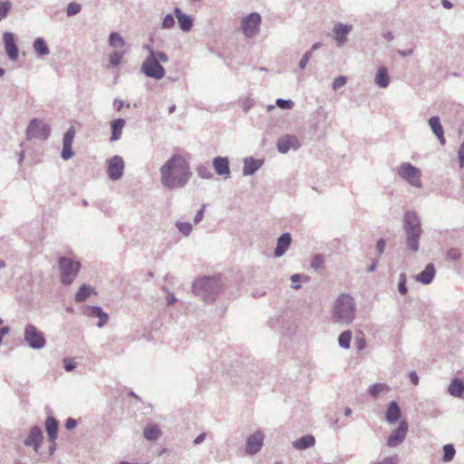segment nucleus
Listing matches in <instances>:
<instances>
[{"instance_id":"774afa93","label":"nucleus","mask_w":464,"mask_h":464,"mask_svg":"<svg viewBox=\"0 0 464 464\" xmlns=\"http://www.w3.org/2000/svg\"><path fill=\"white\" fill-rule=\"evenodd\" d=\"M206 439V434L205 433H201L199 434L193 441V443L195 445H198L200 443H202Z\"/></svg>"},{"instance_id":"bf43d9fd","label":"nucleus","mask_w":464,"mask_h":464,"mask_svg":"<svg viewBox=\"0 0 464 464\" xmlns=\"http://www.w3.org/2000/svg\"><path fill=\"white\" fill-rule=\"evenodd\" d=\"M205 208H206V205H202L200 209L198 210V212L194 218L195 224H198L203 219Z\"/></svg>"},{"instance_id":"3c124183","label":"nucleus","mask_w":464,"mask_h":464,"mask_svg":"<svg viewBox=\"0 0 464 464\" xmlns=\"http://www.w3.org/2000/svg\"><path fill=\"white\" fill-rule=\"evenodd\" d=\"M73 155V151L72 150V146L63 145V150L61 153V157L64 160H68Z\"/></svg>"},{"instance_id":"6e6552de","label":"nucleus","mask_w":464,"mask_h":464,"mask_svg":"<svg viewBox=\"0 0 464 464\" xmlns=\"http://www.w3.org/2000/svg\"><path fill=\"white\" fill-rule=\"evenodd\" d=\"M24 337L26 343L34 350L43 349L46 344L44 334L34 324H29L25 326Z\"/></svg>"},{"instance_id":"412c9836","label":"nucleus","mask_w":464,"mask_h":464,"mask_svg":"<svg viewBox=\"0 0 464 464\" xmlns=\"http://www.w3.org/2000/svg\"><path fill=\"white\" fill-rule=\"evenodd\" d=\"M429 126L433 132V134L437 137L439 142L441 145L446 144V140L444 138V130L440 122V119L439 116H432L428 121Z\"/></svg>"},{"instance_id":"4468645a","label":"nucleus","mask_w":464,"mask_h":464,"mask_svg":"<svg viewBox=\"0 0 464 464\" xmlns=\"http://www.w3.org/2000/svg\"><path fill=\"white\" fill-rule=\"evenodd\" d=\"M301 144L296 136L285 135L277 140V150L281 153H287L290 150H296L300 148Z\"/></svg>"},{"instance_id":"5fc2aeb1","label":"nucleus","mask_w":464,"mask_h":464,"mask_svg":"<svg viewBox=\"0 0 464 464\" xmlns=\"http://www.w3.org/2000/svg\"><path fill=\"white\" fill-rule=\"evenodd\" d=\"M312 57V51H307L304 55L303 57L301 58L300 62H299V67L300 69H304L307 65V63L309 62V60L311 59Z\"/></svg>"},{"instance_id":"f3484780","label":"nucleus","mask_w":464,"mask_h":464,"mask_svg":"<svg viewBox=\"0 0 464 464\" xmlns=\"http://www.w3.org/2000/svg\"><path fill=\"white\" fill-rule=\"evenodd\" d=\"M352 31V25L337 23L333 29L334 38L338 46H343L347 42V35Z\"/></svg>"},{"instance_id":"f257e3e1","label":"nucleus","mask_w":464,"mask_h":464,"mask_svg":"<svg viewBox=\"0 0 464 464\" xmlns=\"http://www.w3.org/2000/svg\"><path fill=\"white\" fill-rule=\"evenodd\" d=\"M160 183L169 189L185 187L192 173L187 160L180 155L171 156L160 169Z\"/></svg>"},{"instance_id":"6e6d98bb","label":"nucleus","mask_w":464,"mask_h":464,"mask_svg":"<svg viewBox=\"0 0 464 464\" xmlns=\"http://www.w3.org/2000/svg\"><path fill=\"white\" fill-rule=\"evenodd\" d=\"M385 246H386V242L383 238H380L377 243H376V250L378 252V256H381L384 250H385Z\"/></svg>"},{"instance_id":"7c9ffc66","label":"nucleus","mask_w":464,"mask_h":464,"mask_svg":"<svg viewBox=\"0 0 464 464\" xmlns=\"http://www.w3.org/2000/svg\"><path fill=\"white\" fill-rule=\"evenodd\" d=\"M315 444V439L312 435H305L293 442V447L296 450H306Z\"/></svg>"},{"instance_id":"2f4dec72","label":"nucleus","mask_w":464,"mask_h":464,"mask_svg":"<svg viewBox=\"0 0 464 464\" xmlns=\"http://www.w3.org/2000/svg\"><path fill=\"white\" fill-rule=\"evenodd\" d=\"M162 432L155 424L147 425L143 430V436L146 440L154 441L160 438Z\"/></svg>"},{"instance_id":"473e14b6","label":"nucleus","mask_w":464,"mask_h":464,"mask_svg":"<svg viewBox=\"0 0 464 464\" xmlns=\"http://www.w3.org/2000/svg\"><path fill=\"white\" fill-rule=\"evenodd\" d=\"M108 42H109V45L111 48L119 49L120 51L124 50L125 41L119 33H117V32L111 33L109 34Z\"/></svg>"},{"instance_id":"9b49d317","label":"nucleus","mask_w":464,"mask_h":464,"mask_svg":"<svg viewBox=\"0 0 464 464\" xmlns=\"http://www.w3.org/2000/svg\"><path fill=\"white\" fill-rule=\"evenodd\" d=\"M408 422L405 420L400 421L399 426L394 429L387 439V446L396 448L405 440L408 431Z\"/></svg>"},{"instance_id":"864d4df0","label":"nucleus","mask_w":464,"mask_h":464,"mask_svg":"<svg viewBox=\"0 0 464 464\" xmlns=\"http://www.w3.org/2000/svg\"><path fill=\"white\" fill-rule=\"evenodd\" d=\"M254 104L255 101L250 97H246L242 101V109L244 111H248L251 108H253Z\"/></svg>"},{"instance_id":"f8f14e48","label":"nucleus","mask_w":464,"mask_h":464,"mask_svg":"<svg viewBox=\"0 0 464 464\" xmlns=\"http://www.w3.org/2000/svg\"><path fill=\"white\" fill-rule=\"evenodd\" d=\"M265 434L261 430H256L249 435L246 440L245 452L247 455L258 453L264 445Z\"/></svg>"},{"instance_id":"c9c22d12","label":"nucleus","mask_w":464,"mask_h":464,"mask_svg":"<svg viewBox=\"0 0 464 464\" xmlns=\"http://www.w3.org/2000/svg\"><path fill=\"white\" fill-rule=\"evenodd\" d=\"M93 292V289L87 285H82L75 295V301L82 303Z\"/></svg>"},{"instance_id":"8fccbe9b","label":"nucleus","mask_w":464,"mask_h":464,"mask_svg":"<svg viewBox=\"0 0 464 464\" xmlns=\"http://www.w3.org/2000/svg\"><path fill=\"white\" fill-rule=\"evenodd\" d=\"M347 82V78L345 76H338L334 79L332 87L334 91L343 87Z\"/></svg>"},{"instance_id":"c756f323","label":"nucleus","mask_w":464,"mask_h":464,"mask_svg":"<svg viewBox=\"0 0 464 464\" xmlns=\"http://www.w3.org/2000/svg\"><path fill=\"white\" fill-rule=\"evenodd\" d=\"M125 126V121L121 118L111 121V141L119 140L121 137L122 130Z\"/></svg>"},{"instance_id":"79ce46f5","label":"nucleus","mask_w":464,"mask_h":464,"mask_svg":"<svg viewBox=\"0 0 464 464\" xmlns=\"http://www.w3.org/2000/svg\"><path fill=\"white\" fill-rule=\"evenodd\" d=\"M12 9V3L9 0L0 2V21L7 17Z\"/></svg>"},{"instance_id":"dca6fc26","label":"nucleus","mask_w":464,"mask_h":464,"mask_svg":"<svg viewBox=\"0 0 464 464\" xmlns=\"http://www.w3.org/2000/svg\"><path fill=\"white\" fill-rule=\"evenodd\" d=\"M403 229L404 231H422L420 219L415 211L408 210L405 212Z\"/></svg>"},{"instance_id":"6ab92c4d","label":"nucleus","mask_w":464,"mask_h":464,"mask_svg":"<svg viewBox=\"0 0 464 464\" xmlns=\"http://www.w3.org/2000/svg\"><path fill=\"white\" fill-rule=\"evenodd\" d=\"M84 314L89 317H98L99 322L97 324V326L99 328L103 327L109 319L108 314L102 311V309L100 306L93 305V306H87L84 310Z\"/></svg>"},{"instance_id":"49530a36","label":"nucleus","mask_w":464,"mask_h":464,"mask_svg":"<svg viewBox=\"0 0 464 464\" xmlns=\"http://www.w3.org/2000/svg\"><path fill=\"white\" fill-rule=\"evenodd\" d=\"M407 276L404 273L400 274L399 276V283H398V291L401 295H406L408 292V288L406 286Z\"/></svg>"},{"instance_id":"a18cd8bd","label":"nucleus","mask_w":464,"mask_h":464,"mask_svg":"<svg viewBox=\"0 0 464 464\" xmlns=\"http://www.w3.org/2000/svg\"><path fill=\"white\" fill-rule=\"evenodd\" d=\"M461 256L462 253L460 249L457 247L450 248L446 253L447 258L451 261H459L461 258Z\"/></svg>"},{"instance_id":"7ed1b4c3","label":"nucleus","mask_w":464,"mask_h":464,"mask_svg":"<svg viewBox=\"0 0 464 464\" xmlns=\"http://www.w3.org/2000/svg\"><path fill=\"white\" fill-rule=\"evenodd\" d=\"M193 293L205 303H213L221 290V284L218 277L208 276L196 280L193 284Z\"/></svg>"},{"instance_id":"72a5a7b5","label":"nucleus","mask_w":464,"mask_h":464,"mask_svg":"<svg viewBox=\"0 0 464 464\" xmlns=\"http://www.w3.org/2000/svg\"><path fill=\"white\" fill-rule=\"evenodd\" d=\"M34 52L40 56H45L50 53V49L47 46L44 38L38 37L33 43Z\"/></svg>"},{"instance_id":"5701e85b","label":"nucleus","mask_w":464,"mask_h":464,"mask_svg":"<svg viewBox=\"0 0 464 464\" xmlns=\"http://www.w3.org/2000/svg\"><path fill=\"white\" fill-rule=\"evenodd\" d=\"M404 233L407 247L414 253L417 252L420 248V239L422 231H404Z\"/></svg>"},{"instance_id":"bb28decb","label":"nucleus","mask_w":464,"mask_h":464,"mask_svg":"<svg viewBox=\"0 0 464 464\" xmlns=\"http://www.w3.org/2000/svg\"><path fill=\"white\" fill-rule=\"evenodd\" d=\"M401 416V411L398 405V403L394 401H391L387 407L385 412V420L389 423H395L399 420Z\"/></svg>"},{"instance_id":"9d476101","label":"nucleus","mask_w":464,"mask_h":464,"mask_svg":"<svg viewBox=\"0 0 464 464\" xmlns=\"http://www.w3.org/2000/svg\"><path fill=\"white\" fill-rule=\"evenodd\" d=\"M125 162L122 157L115 155L107 161V173L111 180H119L124 171Z\"/></svg>"},{"instance_id":"603ef678","label":"nucleus","mask_w":464,"mask_h":464,"mask_svg":"<svg viewBox=\"0 0 464 464\" xmlns=\"http://www.w3.org/2000/svg\"><path fill=\"white\" fill-rule=\"evenodd\" d=\"M324 263V259L320 255H316L313 257L311 261V267L314 270H317L321 267Z\"/></svg>"},{"instance_id":"a878e982","label":"nucleus","mask_w":464,"mask_h":464,"mask_svg":"<svg viewBox=\"0 0 464 464\" xmlns=\"http://www.w3.org/2000/svg\"><path fill=\"white\" fill-rule=\"evenodd\" d=\"M263 165V161L252 157L244 160L243 175L251 176L255 174Z\"/></svg>"},{"instance_id":"4be33fe9","label":"nucleus","mask_w":464,"mask_h":464,"mask_svg":"<svg viewBox=\"0 0 464 464\" xmlns=\"http://www.w3.org/2000/svg\"><path fill=\"white\" fill-rule=\"evenodd\" d=\"M174 15L176 16L179 28L183 32H188L193 26V19L190 15L184 14L179 7L174 8Z\"/></svg>"},{"instance_id":"b1692460","label":"nucleus","mask_w":464,"mask_h":464,"mask_svg":"<svg viewBox=\"0 0 464 464\" xmlns=\"http://www.w3.org/2000/svg\"><path fill=\"white\" fill-rule=\"evenodd\" d=\"M447 391L454 398H462L464 395V381L460 378H453Z\"/></svg>"},{"instance_id":"a19ab883","label":"nucleus","mask_w":464,"mask_h":464,"mask_svg":"<svg viewBox=\"0 0 464 464\" xmlns=\"http://www.w3.org/2000/svg\"><path fill=\"white\" fill-rule=\"evenodd\" d=\"M196 170H197V174L201 179H209L213 177V174H212L209 167L207 165H199V166H198Z\"/></svg>"},{"instance_id":"58836bf2","label":"nucleus","mask_w":464,"mask_h":464,"mask_svg":"<svg viewBox=\"0 0 464 464\" xmlns=\"http://www.w3.org/2000/svg\"><path fill=\"white\" fill-rule=\"evenodd\" d=\"M455 453L456 450L452 444L444 445L442 460L446 463L451 461L455 456Z\"/></svg>"},{"instance_id":"37998d69","label":"nucleus","mask_w":464,"mask_h":464,"mask_svg":"<svg viewBox=\"0 0 464 464\" xmlns=\"http://www.w3.org/2000/svg\"><path fill=\"white\" fill-rule=\"evenodd\" d=\"M75 136L74 127H70L63 135V145L72 146Z\"/></svg>"},{"instance_id":"ddd939ff","label":"nucleus","mask_w":464,"mask_h":464,"mask_svg":"<svg viewBox=\"0 0 464 464\" xmlns=\"http://www.w3.org/2000/svg\"><path fill=\"white\" fill-rule=\"evenodd\" d=\"M3 42L9 60L15 62L19 56V49L15 44L14 34L11 32H5L3 34Z\"/></svg>"},{"instance_id":"423d86ee","label":"nucleus","mask_w":464,"mask_h":464,"mask_svg":"<svg viewBox=\"0 0 464 464\" xmlns=\"http://www.w3.org/2000/svg\"><path fill=\"white\" fill-rule=\"evenodd\" d=\"M50 133V126L44 123L42 120L36 118H34L29 121L25 130L26 139L28 140L33 139H40L45 140L49 138Z\"/></svg>"},{"instance_id":"680f3d73","label":"nucleus","mask_w":464,"mask_h":464,"mask_svg":"<svg viewBox=\"0 0 464 464\" xmlns=\"http://www.w3.org/2000/svg\"><path fill=\"white\" fill-rule=\"evenodd\" d=\"M64 369L66 372H71L76 368V363L71 359H64Z\"/></svg>"},{"instance_id":"aec40b11","label":"nucleus","mask_w":464,"mask_h":464,"mask_svg":"<svg viewBox=\"0 0 464 464\" xmlns=\"http://www.w3.org/2000/svg\"><path fill=\"white\" fill-rule=\"evenodd\" d=\"M213 168L217 174L224 176L225 179L229 177L230 168L227 157H215L213 159Z\"/></svg>"},{"instance_id":"a211bd4d","label":"nucleus","mask_w":464,"mask_h":464,"mask_svg":"<svg viewBox=\"0 0 464 464\" xmlns=\"http://www.w3.org/2000/svg\"><path fill=\"white\" fill-rule=\"evenodd\" d=\"M292 242L291 234L288 232L283 233L278 238L276 242V246L274 251V256L276 257L283 256L287 249L289 248Z\"/></svg>"},{"instance_id":"f03ea898","label":"nucleus","mask_w":464,"mask_h":464,"mask_svg":"<svg viewBox=\"0 0 464 464\" xmlns=\"http://www.w3.org/2000/svg\"><path fill=\"white\" fill-rule=\"evenodd\" d=\"M356 304L348 294L340 295L333 307V321L335 324L347 325L355 318Z\"/></svg>"},{"instance_id":"338daca9","label":"nucleus","mask_w":464,"mask_h":464,"mask_svg":"<svg viewBox=\"0 0 464 464\" xmlns=\"http://www.w3.org/2000/svg\"><path fill=\"white\" fill-rule=\"evenodd\" d=\"M409 377H410V380L411 381V382L414 385H418V383H419V377H418V375H417V373L415 372H411Z\"/></svg>"},{"instance_id":"f704fd0d","label":"nucleus","mask_w":464,"mask_h":464,"mask_svg":"<svg viewBox=\"0 0 464 464\" xmlns=\"http://www.w3.org/2000/svg\"><path fill=\"white\" fill-rule=\"evenodd\" d=\"M390 387L386 383H374L368 388V393L371 397L376 399L382 392H387Z\"/></svg>"},{"instance_id":"393cba45","label":"nucleus","mask_w":464,"mask_h":464,"mask_svg":"<svg viewBox=\"0 0 464 464\" xmlns=\"http://www.w3.org/2000/svg\"><path fill=\"white\" fill-rule=\"evenodd\" d=\"M435 266L433 264H428L425 268L415 276V280L422 283L423 285H429L432 282L435 276Z\"/></svg>"},{"instance_id":"052dcab7","label":"nucleus","mask_w":464,"mask_h":464,"mask_svg":"<svg viewBox=\"0 0 464 464\" xmlns=\"http://www.w3.org/2000/svg\"><path fill=\"white\" fill-rule=\"evenodd\" d=\"M355 346L359 351L363 350L366 347V340L364 337H357L355 340Z\"/></svg>"},{"instance_id":"c03bdc74","label":"nucleus","mask_w":464,"mask_h":464,"mask_svg":"<svg viewBox=\"0 0 464 464\" xmlns=\"http://www.w3.org/2000/svg\"><path fill=\"white\" fill-rule=\"evenodd\" d=\"M82 10V5L78 3H69L66 8V14L68 16H73L78 14Z\"/></svg>"},{"instance_id":"1a4fd4ad","label":"nucleus","mask_w":464,"mask_h":464,"mask_svg":"<svg viewBox=\"0 0 464 464\" xmlns=\"http://www.w3.org/2000/svg\"><path fill=\"white\" fill-rule=\"evenodd\" d=\"M261 24V15L257 13H251L241 21V28L244 34L248 37H254L259 33Z\"/></svg>"},{"instance_id":"c85d7f7f","label":"nucleus","mask_w":464,"mask_h":464,"mask_svg":"<svg viewBox=\"0 0 464 464\" xmlns=\"http://www.w3.org/2000/svg\"><path fill=\"white\" fill-rule=\"evenodd\" d=\"M45 430L48 439L51 442H54L57 439L58 421L53 416H48L45 420Z\"/></svg>"},{"instance_id":"cd10ccee","label":"nucleus","mask_w":464,"mask_h":464,"mask_svg":"<svg viewBox=\"0 0 464 464\" xmlns=\"http://www.w3.org/2000/svg\"><path fill=\"white\" fill-rule=\"evenodd\" d=\"M391 82V78L388 74V70L384 66H381L378 68L376 72V75L374 77V83L382 89H385L389 86Z\"/></svg>"},{"instance_id":"4c0bfd02","label":"nucleus","mask_w":464,"mask_h":464,"mask_svg":"<svg viewBox=\"0 0 464 464\" xmlns=\"http://www.w3.org/2000/svg\"><path fill=\"white\" fill-rule=\"evenodd\" d=\"M126 51H115L109 55V63L111 66H118L125 55Z\"/></svg>"},{"instance_id":"4d7b16f0","label":"nucleus","mask_w":464,"mask_h":464,"mask_svg":"<svg viewBox=\"0 0 464 464\" xmlns=\"http://www.w3.org/2000/svg\"><path fill=\"white\" fill-rule=\"evenodd\" d=\"M372 464H397L396 457H385Z\"/></svg>"},{"instance_id":"2eb2a0df","label":"nucleus","mask_w":464,"mask_h":464,"mask_svg":"<svg viewBox=\"0 0 464 464\" xmlns=\"http://www.w3.org/2000/svg\"><path fill=\"white\" fill-rule=\"evenodd\" d=\"M44 435L40 427L34 426L30 429L27 438L24 440V444L26 447H32L35 452L39 451Z\"/></svg>"},{"instance_id":"0eeeda50","label":"nucleus","mask_w":464,"mask_h":464,"mask_svg":"<svg viewBox=\"0 0 464 464\" xmlns=\"http://www.w3.org/2000/svg\"><path fill=\"white\" fill-rule=\"evenodd\" d=\"M398 175L410 185L415 188H421V171L409 162L401 163L398 168Z\"/></svg>"},{"instance_id":"e2e57ef3","label":"nucleus","mask_w":464,"mask_h":464,"mask_svg":"<svg viewBox=\"0 0 464 464\" xmlns=\"http://www.w3.org/2000/svg\"><path fill=\"white\" fill-rule=\"evenodd\" d=\"M77 425V421L76 420L72 419V418H68L65 421V428L67 430H72L73 428H75Z\"/></svg>"},{"instance_id":"20e7f679","label":"nucleus","mask_w":464,"mask_h":464,"mask_svg":"<svg viewBox=\"0 0 464 464\" xmlns=\"http://www.w3.org/2000/svg\"><path fill=\"white\" fill-rule=\"evenodd\" d=\"M168 62L169 57L164 52H151L143 61L140 72L147 77L161 80L165 76L166 71L160 63Z\"/></svg>"},{"instance_id":"09e8293b","label":"nucleus","mask_w":464,"mask_h":464,"mask_svg":"<svg viewBox=\"0 0 464 464\" xmlns=\"http://www.w3.org/2000/svg\"><path fill=\"white\" fill-rule=\"evenodd\" d=\"M276 104L280 108V109H283V110H288V109H291L294 105V102L291 101V100H285V99H281V98H278L276 101Z\"/></svg>"},{"instance_id":"e433bc0d","label":"nucleus","mask_w":464,"mask_h":464,"mask_svg":"<svg viewBox=\"0 0 464 464\" xmlns=\"http://www.w3.org/2000/svg\"><path fill=\"white\" fill-rule=\"evenodd\" d=\"M352 332L347 330L340 334L338 337V343L343 349H349L351 346Z\"/></svg>"},{"instance_id":"0e129e2a","label":"nucleus","mask_w":464,"mask_h":464,"mask_svg":"<svg viewBox=\"0 0 464 464\" xmlns=\"http://www.w3.org/2000/svg\"><path fill=\"white\" fill-rule=\"evenodd\" d=\"M167 304L169 306V305H172L173 304H175L177 302V299L174 295L173 293L171 292H168V295H167Z\"/></svg>"},{"instance_id":"de8ad7c7","label":"nucleus","mask_w":464,"mask_h":464,"mask_svg":"<svg viewBox=\"0 0 464 464\" xmlns=\"http://www.w3.org/2000/svg\"><path fill=\"white\" fill-rule=\"evenodd\" d=\"M175 25L174 16L170 14H168L164 16L161 23L162 29H170Z\"/></svg>"},{"instance_id":"39448f33","label":"nucleus","mask_w":464,"mask_h":464,"mask_svg":"<svg viewBox=\"0 0 464 464\" xmlns=\"http://www.w3.org/2000/svg\"><path fill=\"white\" fill-rule=\"evenodd\" d=\"M61 272V282L64 285H70L77 276L81 264L68 256H62L58 261Z\"/></svg>"},{"instance_id":"13d9d810","label":"nucleus","mask_w":464,"mask_h":464,"mask_svg":"<svg viewBox=\"0 0 464 464\" xmlns=\"http://www.w3.org/2000/svg\"><path fill=\"white\" fill-rule=\"evenodd\" d=\"M302 276L299 274L293 275L291 276V281L293 283L292 287L295 290L299 289L301 285H299V282L301 280Z\"/></svg>"},{"instance_id":"ea45409f","label":"nucleus","mask_w":464,"mask_h":464,"mask_svg":"<svg viewBox=\"0 0 464 464\" xmlns=\"http://www.w3.org/2000/svg\"><path fill=\"white\" fill-rule=\"evenodd\" d=\"M175 226L185 237L189 236L192 231V225L189 222L177 221Z\"/></svg>"},{"instance_id":"69168bd1","label":"nucleus","mask_w":464,"mask_h":464,"mask_svg":"<svg viewBox=\"0 0 464 464\" xmlns=\"http://www.w3.org/2000/svg\"><path fill=\"white\" fill-rule=\"evenodd\" d=\"M458 156H459V167L461 169H464V150L459 149Z\"/></svg>"}]
</instances>
